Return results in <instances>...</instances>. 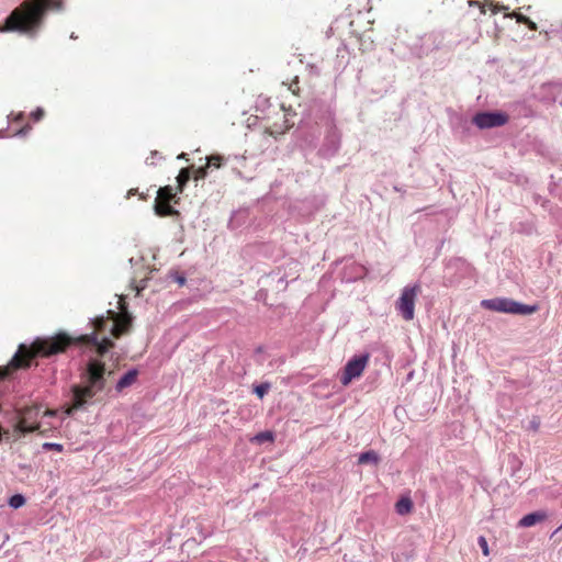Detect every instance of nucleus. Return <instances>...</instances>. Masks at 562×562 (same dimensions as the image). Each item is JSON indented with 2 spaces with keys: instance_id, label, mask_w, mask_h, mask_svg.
I'll list each match as a JSON object with an SVG mask.
<instances>
[{
  "instance_id": "nucleus-38",
  "label": "nucleus",
  "mask_w": 562,
  "mask_h": 562,
  "mask_svg": "<svg viewBox=\"0 0 562 562\" xmlns=\"http://www.w3.org/2000/svg\"><path fill=\"white\" fill-rule=\"evenodd\" d=\"M477 4V1H470V5Z\"/></svg>"
},
{
  "instance_id": "nucleus-39",
  "label": "nucleus",
  "mask_w": 562,
  "mask_h": 562,
  "mask_svg": "<svg viewBox=\"0 0 562 562\" xmlns=\"http://www.w3.org/2000/svg\"><path fill=\"white\" fill-rule=\"evenodd\" d=\"M70 38H72V40H74V38H77V36L75 35V33H72V34L70 35Z\"/></svg>"
},
{
  "instance_id": "nucleus-17",
  "label": "nucleus",
  "mask_w": 562,
  "mask_h": 562,
  "mask_svg": "<svg viewBox=\"0 0 562 562\" xmlns=\"http://www.w3.org/2000/svg\"><path fill=\"white\" fill-rule=\"evenodd\" d=\"M267 280L271 282H276L278 290H285L288 286V281L284 276H281L280 272H272L267 276Z\"/></svg>"
},
{
  "instance_id": "nucleus-9",
  "label": "nucleus",
  "mask_w": 562,
  "mask_h": 562,
  "mask_svg": "<svg viewBox=\"0 0 562 562\" xmlns=\"http://www.w3.org/2000/svg\"><path fill=\"white\" fill-rule=\"evenodd\" d=\"M508 121L509 116L502 111L477 112L472 119L473 124L480 130L504 126Z\"/></svg>"
},
{
  "instance_id": "nucleus-32",
  "label": "nucleus",
  "mask_w": 562,
  "mask_h": 562,
  "mask_svg": "<svg viewBox=\"0 0 562 562\" xmlns=\"http://www.w3.org/2000/svg\"><path fill=\"white\" fill-rule=\"evenodd\" d=\"M540 427V420L536 417L533 418L530 424H529V428L533 431H537Z\"/></svg>"
},
{
  "instance_id": "nucleus-37",
  "label": "nucleus",
  "mask_w": 562,
  "mask_h": 562,
  "mask_svg": "<svg viewBox=\"0 0 562 562\" xmlns=\"http://www.w3.org/2000/svg\"><path fill=\"white\" fill-rule=\"evenodd\" d=\"M554 88L558 90V93H560V91L562 90V86L561 85H555Z\"/></svg>"
},
{
  "instance_id": "nucleus-4",
  "label": "nucleus",
  "mask_w": 562,
  "mask_h": 562,
  "mask_svg": "<svg viewBox=\"0 0 562 562\" xmlns=\"http://www.w3.org/2000/svg\"><path fill=\"white\" fill-rule=\"evenodd\" d=\"M106 313L109 315L106 318L104 316H99L91 319L93 328L99 331H109L111 337L120 338L130 329L132 317L130 315L121 317L111 310Z\"/></svg>"
},
{
  "instance_id": "nucleus-12",
  "label": "nucleus",
  "mask_w": 562,
  "mask_h": 562,
  "mask_svg": "<svg viewBox=\"0 0 562 562\" xmlns=\"http://www.w3.org/2000/svg\"><path fill=\"white\" fill-rule=\"evenodd\" d=\"M548 517L547 512L544 510H536L525 515L519 521L518 527L520 528H529L535 526L538 522L546 520Z\"/></svg>"
},
{
  "instance_id": "nucleus-7",
  "label": "nucleus",
  "mask_w": 562,
  "mask_h": 562,
  "mask_svg": "<svg viewBox=\"0 0 562 562\" xmlns=\"http://www.w3.org/2000/svg\"><path fill=\"white\" fill-rule=\"evenodd\" d=\"M419 292V283L407 285L402 290L401 296L395 303V308L405 321H412L414 318L415 302Z\"/></svg>"
},
{
  "instance_id": "nucleus-30",
  "label": "nucleus",
  "mask_w": 562,
  "mask_h": 562,
  "mask_svg": "<svg viewBox=\"0 0 562 562\" xmlns=\"http://www.w3.org/2000/svg\"><path fill=\"white\" fill-rule=\"evenodd\" d=\"M509 16L515 18L516 21L519 23H525L526 21H528V16L515 12L512 13Z\"/></svg>"
},
{
  "instance_id": "nucleus-26",
  "label": "nucleus",
  "mask_w": 562,
  "mask_h": 562,
  "mask_svg": "<svg viewBox=\"0 0 562 562\" xmlns=\"http://www.w3.org/2000/svg\"><path fill=\"white\" fill-rule=\"evenodd\" d=\"M255 358H256V362L258 364H262L266 360L265 356H263V347L262 346H258L255 350Z\"/></svg>"
},
{
  "instance_id": "nucleus-1",
  "label": "nucleus",
  "mask_w": 562,
  "mask_h": 562,
  "mask_svg": "<svg viewBox=\"0 0 562 562\" xmlns=\"http://www.w3.org/2000/svg\"><path fill=\"white\" fill-rule=\"evenodd\" d=\"M70 345L92 347L102 356L114 346V342L109 336L100 339L95 331L79 335L78 337H70L65 333H59L53 337L36 338L30 347L21 344L10 363L15 369L29 368L33 357H50L64 352Z\"/></svg>"
},
{
  "instance_id": "nucleus-3",
  "label": "nucleus",
  "mask_w": 562,
  "mask_h": 562,
  "mask_svg": "<svg viewBox=\"0 0 562 562\" xmlns=\"http://www.w3.org/2000/svg\"><path fill=\"white\" fill-rule=\"evenodd\" d=\"M115 368L106 366L98 359H89L83 373V386H74V402L76 407L81 408L88 400H91L100 392L110 393L109 385L114 382Z\"/></svg>"
},
{
  "instance_id": "nucleus-18",
  "label": "nucleus",
  "mask_w": 562,
  "mask_h": 562,
  "mask_svg": "<svg viewBox=\"0 0 562 562\" xmlns=\"http://www.w3.org/2000/svg\"><path fill=\"white\" fill-rule=\"evenodd\" d=\"M176 196L171 187L160 188L156 201L170 202Z\"/></svg>"
},
{
  "instance_id": "nucleus-33",
  "label": "nucleus",
  "mask_w": 562,
  "mask_h": 562,
  "mask_svg": "<svg viewBox=\"0 0 562 562\" xmlns=\"http://www.w3.org/2000/svg\"><path fill=\"white\" fill-rule=\"evenodd\" d=\"M524 24H526L532 31L537 30L536 23L533 21H531L529 18H528V21H526Z\"/></svg>"
},
{
  "instance_id": "nucleus-5",
  "label": "nucleus",
  "mask_w": 562,
  "mask_h": 562,
  "mask_svg": "<svg viewBox=\"0 0 562 562\" xmlns=\"http://www.w3.org/2000/svg\"><path fill=\"white\" fill-rule=\"evenodd\" d=\"M481 305L490 311L514 315H530L538 310V305L524 304L508 297L485 299Z\"/></svg>"
},
{
  "instance_id": "nucleus-40",
  "label": "nucleus",
  "mask_w": 562,
  "mask_h": 562,
  "mask_svg": "<svg viewBox=\"0 0 562 562\" xmlns=\"http://www.w3.org/2000/svg\"><path fill=\"white\" fill-rule=\"evenodd\" d=\"M560 104L562 105V101H560Z\"/></svg>"
},
{
  "instance_id": "nucleus-11",
  "label": "nucleus",
  "mask_w": 562,
  "mask_h": 562,
  "mask_svg": "<svg viewBox=\"0 0 562 562\" xmlns=\"http://www.w3.org/2000/svg\"><path fill=\"white\" fill-rule=\"evenodd\" d=\"M138 370L136 368H132L127 370L122 376H120L114 383V391L117 394L123 393L126 389L131 387L138 378Z\"/></svg>"
},
{
  "instance_id": "nucleus-24",
  "label": "nucleus",
  "mask_w": 562,
  "mask_h": 562,
  "mask_svg": "<svg viewBox=\"0 0 562 562\" xmlns=\"http://www.w3.org/2000/svg\"><path fill=\"white\" fill-rule=\"evenodd\" d=\"M477 543L482 550V553L485 555V557H488L490 554V549H488V543H487V540L484 536H480L477 538Z\"/></svg>"
},
{
  "instance_id": "nucleus-34",
  "label": "nucleus",
  "mask_w": 562,
  "mask_h": 562,
  "mask_svg": "<svg viewBox=\"0 0 562 562\" xmlns=\"http://www.w3.org/2000/svg\"><path fill=\"white\" fill-rule=\"evenodd\" d=\"M8 117H9V119H13V120H15V121H20V120H22V119H23V113H19V114H16V115H14L13 113H11Z\"/></svg>"
},
{
  "instance_id": "nucleus-16",
  "label": "nucleus",
  "mask_w": 562,
  "mask_h": 562,
  "mask_svg": "<svg viewBox=\"0 0 562 562\" xmlns=\"http://www.w3.org/2000/svg\"><path fill=\"white\" fill-rule=\"evenodd\" d=\"M507 463L510 470V476H516V474L520 471L522 462L521 460L515 454L509 453L507 458Z\"/></svg>"
},
{
  "instance_id": "nucleus-28",
  "label": "nucleus",
  "mask_w": 562,
  "mask_h": 562,
  "mask_svg": "<svg viewBox=\"0 0 562 562\" xmlns=\"http://www.w3.org/2000/svg\"><path fill=\"white\" fill-rule=\"evenodd\" d=\"M31 125L26 124L22 128H20L18 132H15L14 136L23 137L31 131Z\"/></svg>"
},
{
  "instance_id": "nucleus-10",
  "label": "nucleus",
  "mask_w": 562,
  "mask_h": 562,
  "mask_svg": "<svg viewBox=\"0 0 562 562\" xmlns=\"http://www.w3.org/2000/svg\"><path fill=\"white\" fill-rule=\"evenodd\" d=\"M369 360V355H359L349 359L344 368L340 375V382L342 385H348L353 379L359 378Z\"/></svg>"
},
{
  "instance_id": "nucleus-13",
  "label": "nucleus",
  "mask_w": 562,
  "mask_h": 562,
  "mask_svg": "<svg viewBox=\"0 0 562 562\" xmlns=\"http://www.w3.org/2000/svg\"><path fill=\"white\" fill-rule=\"evenodd\" d=\"M155 213L158 216H172L177 215L178 211L170 205V202L156 201Z\"/></svg>"
},
{
  "instance_id": "nucleus-2",
  "label": "nucleus",
  "mask_w": 562,
  "mask_h": 562,
  "mask_svg": "<svg viewBox=\"0 0 562 562\" xmlns=\"http://www.w3.org/2000/svg\"><path fill=\"white\" fill-rule=\"evenodd\" d=\"M48 10L61 11L63 2L60 0H25L5 19V24L0 26V32H19L29 37H35L42 29Z\"/></svg>"
},
{
  "instance_id": "nucleus-22",
  "label": "nucleus",
  "mask_w": 562,
  "mask_h": 562,
  "mask_svg": "<svg viewBox=\"0 0 562 562\" xmlns=\"http://www.w3.org/2000/svg\"><path fill=\"white\" fill-rule=\"evenodd\" d=\"M270 383L268 382H263V383H260V384H257L255 385L254 387V393L259 397V398H263L265 395L268 393V391L270 390Z\"/></svg>"
},
{
  "instance_id": "nucleus-23",
  "label": "nucleus",
  "mask_w": 562,
  "mask_h": 562,
  "mask_svg": "<svg viewBox=\"0 0 562 562\" xmlns=\"http://www.w3.org/2000/svg\"><path fill=\"white\" fill-rule=\"evenodd\" d=\"M43 450L49 451L54 450L57 452H61L64 450V446L57 442H44L42 446Z\"/></svg>"
},
{
  "instance_id": "nucleus-8",
  "label": "nucleus",
  "mask_w": 562,
  "mask_h": 562,
  "mask_svg": "<svg viewBox=\"0 0 562 562\" xmlns=\"http://www.w3.org/2000/svg\"><path fill=\"white\" fill-rule=\"evenodd\" d=\"M340 143L341 135L338 128L333 123V121H328L326 125L324 140L318 149V155L325 159L334 157L340 148Z\"/></svg>"
},
{
  "instance_id": "nucleus-15",
  "label": "nucleus",
  "mask_w": 562,
  "mask_h": 562,
  "mask_svg": "<svg viewBox=\"0 0 562 562\" xmlns=\"http://www.w3.org/2000/svg\"><path fill=\"white\" fill-rule=\"evenodd\" d=\"M395 509L398 515L408 514L413 509V502L409 497H402L395 504Z\"/></svg>"
},
{
  "instance_id": "nucleus-36",
  "label": "nucleus",
  "mask_w": 562,
  "mask_h": 562,
  "mask_svg": "<svg viewBox=\"0 0 562 562\" xmlns=\"http://www.w3.org/2000/svg\"><path fill=\"white\" fill-rule=\"evenodd\" d=\"M179 159H187V154L182 153L178 156Z\"/></svg>"
},
{
  "instance_id": "nucleus-31",
  "label": "nucleus",
  "mask_w": 562,
  "mask_h": 562,
  "mask_svg": "<svg viewBox=\"0 0 562 562\" xmlns=\"http://www.w3.org/2000/svg\"><path fill=\"white\" fill-rule=\"evenodd\" d=\"M206 167H201L196 170L195 179H204L206 177Z\"/></svg>"
},
{
  "instance_id": "nucleus-14",
  "label": "nucleus",
  "mask_w": 562,
  "mask_h": 562,
  "mask_svg": "<svg viewBox=\"0 0 562 562\" xmlns=\"http://www.w3.org/2000/svg\"><path fill=\"white\" fill-rule=\"evenodd\" d=\"M379 462H380V456L374 450H368V451L361 452L358 457L359 464L371 463L373 465H376Z\"/></svg>"
},
{
  "instance_id": "nucleus-27",
  "label": "nucleus",
  "mask_w": 562,
  "mask_h": 562,
  "mask_svg": "<svg viewBox=\"0 0 562 562\" xmlns=\"http://www.w3.org/2000/svg\"><path fill=\"white\" fill-rule=\"evenodd\" d=\"M44 116V110L42 108H37L35 111L31 113V117L37 122Z\"/></svg>"
},
{
  "instance_id": "nucleus-21",
  "label": "nucleus",
  "mask_w": 562,
  "mask_h": 562,
  "mask_svg": "<svg viewBox=\"0 0 562 562\" xmlns=\"http://www.w3.org/2000/svg\"><path fill=\"white\" fill-rule=\"evenodd\" d=\"M189 179H190L189 169H187V168L181 169L177 177V182H178L180 192H182V190H183L184 186L187 184V182L189 181Z\"/></svg>"
},
{
  "instance_id": "nucleus-19",
  "label": "nucleus",
  "mask_w": 562,
  "mask_h": 562,
  "mask_svg": "<svg viewBox=\"0 0 562 562\" xmlns=\"http://www.w3.org/2000/svg\"><path fill=\"white\" fill-rule=\"evenodd\" d=\"M26 502V498L24 495L22 494H14L12 495L9 501H8V505L13 508V509H18V508H21Z\"/></svg>"
},
{
  "instance_id": "nucleus-35",
  "label": "nucleus",
  "mask_w": 562,
  "mask_h": 562,
  "mask_svg": "<svg viewBox=\"0 0 562 562\" xmlns=\"http://www.w3.org/2000/svg\"><path fill=\"white\" fill-rule=\"evenodd\" d=\"M562 529V524L552 532L551 537L557 535Z\"/></svg>"
},
{
  "instance_id": "nucleus-25",
  "label": "nucleus",
  "mask_w": 562,
  "mask_h": 562,
  "mask_svg": "<svg viewBox=\"0 0 562 562\" xmlns=\"http://www.w3.org/2000/svg\"><path fill=\"white\" fill-rule=\"evenodd\" d=\"M224 157L221 156V155H212L210 157H206V160L209 162V166L210 165H214L215 167H221L222 162L224 161Z\"/></svg>"
},
{
  "instance_id": "nucleus-29",
  "label": "nucleus",
  "mask_w": 562,
  "mask_h": 562,
  "mask_svg": "<svg viewBox=\"0 0 562 562\" xmlns=\"http://www.w3.org/2000/svg\"><path fill=\"white\" fill-rule=\"evenodd\" d=\"M172 279H173V280H175V281H176L180 286L184 285V284H186V282H187L186 277H184L183 274H180V273H175V274L172 276Z\"/></svg>"
},
{
  "instance_id": "nucleus-20",
  "label": "nucleus",
  "mask_w": 562,
  "mask_h": 562,
  "mask_svg": "<svg viewBox=\"0 0 562 562\" xmlns=\"http://www.w3.org/2000/svg\"><path fill=\"white\" fill-rule=\"evenodd\" d=\"M254 440L258 443L272 442L274 440V432L270 430L261 431L254 437Z\"/></svg>"
},
{
  "instance_id": "nucleus-6",
  "label": "nucleus",
  "mask_w": 562,
  "mask_h": 562,
  "mask_svg": "<svg viewBox=\"0 0 562 562\" xmlns=\"http://www.w3.org/2000/svg\"><path fill=\"white\" fill-rule=\"evenodd\" d=\"M442 40L443 37L440 33L431 32L413 38L407 46L412 56L422 58L432 50L440 48Z\"/></svg>"
}]
</instances>
